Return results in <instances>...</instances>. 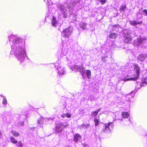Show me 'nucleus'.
<instances>
[{
  "mask_svg": "<svg viewBox=\"0 0 147 147\" xmlns=\"http://www.w3.org/2000/svg\"><path fill=\"white\" fill-rule=\"evenodd\" d=\"M11 47V54H13L20 62L23 61L26 55L25 43L21 37L11 35L8 36Z\"/></svg>",
  "mask_w": 147,
  "mask_h": 147,
  "instance_id": "nucleus-1",
  "label": "nucleus"
},
{
  "mask_svg": "<svg viewBox=\"0 0 147 147\" xmlns=\"http://www.w3.org/2000/svg\"><path fill=\"white\" fill-rule=\"evenodd\" d=\"M135 67V72L136 73V77L134 78H125L123 80L124 81H126L128 80H135L138 78L139 77V75L140 73V68L139 66L138 65L136 64H135L134 65Z\"/></svg>",
  "mask_w": 147,
  "mask_h": 147,
  "instance_id": "nucleus-2",
  "label": "nucleus"
},
{
  "mask_svg": "<svg viewBox=\"0 0 147 147\" xmlns=\"http://www.w3.org/2000/svg\"><path fill=\"white\" fill-rule=\"evenodd\" d=\"M72 31V28L69 27L63 31L62 33V36L64 37L69 38L71 35Z\"/></svg>",
  "mask_w": 147,
  "mask_h": 147,
  "instance_id": "nucleus-3",
  "label": "nucleus"
},
{
  "mask_svg": "<svg viewBox=\"0 0 147 147\" xmlns=\"http://www.w3.org/2000/svg\"><path fill=\"white\" fill-rule=\"evenodd\" d=\"M113 125L112 122L105 124L103 127V130L105 132H109L113 129Z\"/></svg>",
  "mask_w": 147,
  "mask_h": 147,
  "instance_id": "nucleus-4",
  "label": "nucleus"
},
{
  "mask_svg": "<svg viewBox=\"0 0 147 147\" xmlns=\"http://www.w3.org/2000/svg\"><path fill=\"white\" fill-rule=\"evenodd\" d=\"M55 67L56 69V71L59 75L64 74L65 72L63 68L61 67L58 63H56L55 65Z\"/></svg>",
  "mask_w": 147,
  "mask_h": 147,
  "instance_id": "nucleus-5",
  "label": "nucleus"
},
{
  "mask_svg": "<svg viewBox=\"0 0 147 147\" xmlns=\"http://www.w3.org/2000/svg\"><path fill=\"white\" fill-rule=\"evenodd\" d=\"M64 129V125L61 123H59L56 125L55 131L57 132H61Z\"/></svg>",
  "mask_w": 147,
  "mask_h": 147,
  "instance_id": "nucleus-6",
  "label": "nucleus"
},
{
  "mask_svg": "<svg viewBox=\"0 0 147 147\" xmlns=\"http://www.w3.org/2000/svg\"><path fill=\"white\" fill-rule=\"evenodd\" d=\"M73 68L76 71H78L82 73V75H83V74H85V71L84 70V68L82 66H79L78 65H74L73 67Z\"/></svg>",
  "mask_w": 147,
  "mask_h": 147,
  "instance_id": "nucleus-7",
  "label": "nucleus"
},
{
  "mask_svg": "<svg viewBox=\"0 0 147 147\" xmlns=\"http://www.w3.org/2000/svg\"><path fill=\"white\" fill-rule=\"evenodd\" d=\"M146 40V37L143 38H138L134 42L136 45H138L142 43L144 41Z\"/></svg>",
  "mask_w": 147,
  "mask_h": 147,
  "instance_id": "nucleus-8",
  "label": "nucleus"
},
{
  "mask_svg": "<svg viewBox=\"0 0 147 147\" xmlns=\"http://www.w3.org/2000/svg\"><path fill=\"white\" fill-rule=\"evenodd\" d=\"M147 57V54H141L138 57L139 60L140 61H143Z\"/></svg>",
  "mask_w": 147,
  "mask_h": 147,
  "instance_id": "nucleus-9",
  "label": "nucleus"
},
{
  "mask_svg": "<svg viewBox=\"0 0 147 147\" xmlns=\"http://www.w3.org/2000/svg\"><path fill=\"white\" fill-rule=\"evenodd\" d=\"M131 40V38L130 35L127 34V36H126L125 37L124 42L126 43H129L130 42Z\"/></svg>",
  "mask_w": 147,
  "mask_h": 147,
  "instance_id": "nucleus-10",
  "label": "nucleus"
},
{
  "mask_svg": "<svg viewBox=\"0 0 147 147\" xmlns=\"http://www.w3.org/2000/svg\"><path fill=\"white\" fill-rule=\"evenodd\" d=\"M81 139V137L78 134H76L74 136V140L76 142H79Z\"/></svg>",
  "mask_w": 147,
  "mask_h": 147,
  "instance_id": "nucleus-11",
  "label": "nucleus"
},
{
  "mask_svg": "<svg viewBox=\"0 0 147 147\" xmlns=\"http://www.w3.org/2000/svg\"><path fill=\"white\" fill-rule=\"evenodd\" d=\"M44 119L43 118L41 117H40L38 120V123L40 125V126L41 127L42 125L44 123Z\"/></svg>",
  "mask_w": 147,
  "mask_h": 147,
  "instance_id": "nucleus-12",
  "label": "nucleus"
},
{
  "mask_svg": "<svg viewBox=\"0 0 147 147\" xmlns=\"http://www.w3.org/2000/svg\"><path fill=\"white\" fill-rule=\"evenodd\" d=\"M51 22L52 26H55L57 23V22L56 20V18L54 16L53 17Z\"/></svg>",
  "mask_w": 147,
  "mask_h": 147,
  "instance_id": "nucleus-13",
  "label": "nucleus"
},
{
  "mask_svg": "<svg viewBox=\"0 0 147 147\" xmlns=\"http://www.w3.org/2000/svg\"><path fill=\"white\" fill-rule=\"evenodd\" d=\"M100 109L101 108H100L99 109L96 110V111L93 112L92 113V114L91 115V116L92 117H94L96 116L98 114V113L100 111Z\"/></svg>",
  "mask_w": 147,
  "mask_h": 147,
  "instance_id": "nucleus-14",
  "label": "nucleus"
},
{
  "mask_svg": "<svg viewBox=\"0 0 147 147\" xmlns=\"http://www.w3.org/2000/svg\"><path fill=\"white\" fill-rule=\"evenodd\" d=\"M58 7L59 10L62 12H63L65 9V7L64 5L59 4L58 5Z\"/></svg>",
  "mask_w": 147,
  "mask_h": 147,
  "instance_id": "nucleus-15",
  "label": "nucleus"
},
{
  "mask_svg": "<svg viewBox=\"0 0 147 147\" xmlns=\"http://www.w3.org/2000/svg\"><path fill=\"white\" fill-rule=\"evenodd\" d=\"M129 23L131 25L135 26L137 24L142 23V21H140L139 22H137L136 21L131 20L129 21Z\"/></svg>",
  "mask_w": 147,
  "mask_h": 147,
  "instance_id": "nucleus-16",
  "label": "nucleus"
},
{
  "mask_svg": "<svg viewBox=\"0 0 147 147\" xmlns=\"http://www.w3.org/2000/svg\"><path fill=\"white\" fill-rule=\"evenodd\" d=\"M147 84V77L143 78L142 79L141 86H143L144 84Z\"/></svg>",
  "mask_w": 147,
  "mask_h": 147,
  "instance_id": "nucleus-17",
  "label": "nucleus"
},
{
  "mask_svg": "<svg viewBox=\"0 0 147 147\" xmlns=\"http://www.w3.org/2000/svg\"><path fill=\"white\" fill-rule=\"evenodd\" d=\"M123 117L124 118H128L129 115V114L127 112H123L121 114Z\"/></svg>",
  "mask_w": 147,
  "mask_h": 147,
  "instance_id": "nucleus-18",
  "label": "nucleus"
},
{
  "mask_svg": "<svg viewBox=\"0 0 147 147\" xmlns=\"http://www.w3.org/2000/svg\"><path fill=\"white\" fill-rule=\"evenodd\" d=\"M118 35L114 33L111 34L109 36V37L111 38H115Z\"/></svg>",
  "mask_w": 147,
  "mask_h": 147,
  "instance_id": "nucleus-19",
  "label": "nucleus"
},
{
  "mask_svg": "<svg viewBox=\"0 0 147 147\" xmlns=\"http://www.w3.org/2000/svg\"><path fill=\"white\" fill-rule=\"evenodd\" d=\"M11 134L15 137H18L19 136V134L15 130H12L11 132Z\"/></svg>",
  "mask_w": 147,
  "mask_h": 147,
  "instance_id": "nucleus-20",
  "label": "nucleus"
},
{
  "mask_svg": "<svg viewBox=\"0 0 147 147\" xmlns=\"http://www.w3.org/2000/svg\"><path fill=\"white\" fill-rule=\"evenodd\" d=\"M126 8V6L125 5H121L120 8L119 10L121 11H123L125 10Z\"/></svg>",
  "mask_w": 147,
  "mask_h": 147,
  "instance_id": "nucleus-21",
  "label": "nucleus"
},
{
  "mask_svg": "<svg viewBox=\"0 0 147 147\" xmlns=\"http://www.w3.org/2000/svg\"><path fill=\"white\" fill-rule=\"evenodd\" d=\"M142 11H139L136 14V15L138 18L139 19L142 17Z\"/></svg>",
  "mask_w": 147,
  "mask_h": 147,
  "instance_id": "nucleus-22",
  "label": "nucleus"
},
{
  "mask_svg": "<svg viewBox=\"0 0 147 147\" xmlns=\"http://www.w3.org/2000/svg\"><path fill=\"white\" fill-rule=\"evenodd\" d=\"M86 76L88 79H89L91 78V71L89 70H88L86 71Z\"/></svg>",
  "mask_w": 147,
  "mask_h": 147,
  "instance_id": "nucleus-23",
  "label": "nucleus"
},
{
  "mask_svg": "<svg viewBox=\"0 0 147 147\" xmlns=\"http://www.w3.org/2000/svg\"><path fill=\"white\" fill-rule=\"evenodd\" d=\"M10 139L11 142L13 143L16 144L18 142V141L16 140L13 137H11Z\"/></svg>",
  "mask_w": 147,
  "mask_h": 147,
  "instance_id": "nucleus-24",
  "label": "nucleus"
},
{
  "mask_svg": "<svg viewBox=\"0 0 147 147\" xmlns=\"http://www.w3.org/2000/svg\"><path fill=\"white\" fill-rule=\"evenodd\" d=\"M86 23L84 22L81 23L80 24V26L83 29L86 28Z\"/></svg>",
  "mask_w": 147,
  "mask_h": 147,
  "instance_id": "nucleus-25",
  "label": "nucleus"
},
{
  "mask_svg": "<svg viewBox=\"0 0 147 147\" xmlns=\"http://www.w3.org/2000/svg\"><path fill=\"white\" fill-rule=\"evenodd\" d=\"M68 51V49H63L62 51V53L63 55H65L67 54Z\"/></svg>",
  "mask_w": 147,
  "mask_h": 147,
  "instance_id": "nucleus-26",
  "label": "nucleus"
},
{
  "mask_svg": "<svg viewBox=\"0 0 147 147\" xmlns=\"http://www.w3.org/2000/svg\"><path fill=\"white\" fill-rule=\"evenodd\" d=\"M1 96H3V101L2 103L3 104L6 105L7 103V100L6 98L4 96H3L2 95H1Z\"/></svg>",
  "mask_w": 147,
  "mask_h": 147,
  "instance_id": "nucleus-27",
  "label": "nucleus"
},
{
  "mask_svg": "<svg viewBox=\"0 0 147 147\" xmlns=\"http://www.w3.org/2000/svg\"><path fill=\"white\" fill-rule=\"evenodd\" d=\"M94 121L95 123V125L96 126H97L99 123L98 120L95 117L94 119Z\"/></svg>",
  "mask_w": 147,
  "mask_h": 147,
  "instance_id": "nucleus-28",
  "label": "nucleus"
},
{
  "mask_svg": "<svg viewBox=\"0 0 147 147\" xmlns=\"http://www.w3.org/2000/svg\"><path fill=\"white\" fill-rule=\"evenodd\" d=\"M119 26L118 25H114L113 26L111 25L110 27H112L113 28V30H116V28L118 27Z\"/></svg>",
  "mask_w": 147,
  "mask_h": 147,
  "instance_id": "nucleus-29",
  "label": "nucleus"
},
{
  "mask_svg": "<svg viewBox=\"0 0 147 147\" xmlns=\"http://www.w3.org/2000/svg\"><path fill=\"white\" fill-rule=\"evenodd\" d=\"M16 145L18 147H22V143L20 141H19Z\"/></svg>",
  "mask_w": 147,
  "mask_h": 147,
  "instance_id": "nucleus-30",
  "label": "nucleus"
},
{
  "mask_svg": "<svg viewBox=\"0 0 147 147\" xmlns=\"http://www.w3.org/2000/svg\"><path fill=\"white\" fill-rule=\"evenodd\" d=\"M66 117L68 118H70L71 117V114L69 113H66Z\"/></svg>",
  "mask_w": 147,
  "mask_h": 147,
  "instance_id": "nucleus-31",
  "label": "nucleus"
},
{
  "mask_svg": "<svg viewBox=\"0 0 147 147\" xmlns=\"http://www.w3.org/2000/svg\"><path fill=\"white\" fill-rule=\"evenodd\" d=\"M143 15L145 16H147V10L144 9L143 11Z\"/></svg>",
  "mask_w": 147,
  "mask_h": 147,
  "instance_id": "nucleus-32",
  "label": "nucleus"
},
{
  "mask_svg": "<svg viewBox=\"0 0 147 147\" xmlns=\"http://www.w3.org/2000/svg\"><path fill=\"white\" fill-rule=\"evenodd\" d=\"M18 124L19 126H22L24 125V122L23 121H21L18 123Z\"/></svg>",
  "mask_w": 147,
  "mask_h": 147,
  "instance_id": "nucleus-33",
  "label": "nucleus"
},
{
  "mask_svg": "<svg viewBox=\"0 0 147 147\" xmlns=\"http://www.w3.org/2000/svg\"><path fill=\"white\" fill-rule=\"evenodd\" d=\"M100 2L102 4L105 3L106 2V0H99Z\"/></svg>",
  "mask_w": 147,
  "mask_h": 147,
  "instance_id": "nucleus-34",
  "label": "nucleus"
},
{
  "mask_svg": "<svg viewBox=\"0 0 147 147\" xmlns=\"http://www.w3.org/2000/svg\"><path fill=\"white\" fill-rule=\"evenodd\" d=\"M61 117L63 118H64L65 117H66V113L64 114L63 115H61Z\"/></svg>",
  "mask_w": 147,
  "mask_h": 147,
  "instance_id": "nucleus-35",
  "label": "nucleus"
},
{
  "mask_svg": "<svg viewBox=\"0 0 147 147\" xmlns=\"http://www.w3.org/2000/svg\"><path fill=\"white\" fill-rule=\"evenodd\" d=\"M63 125H64V128L65 127H67L69 125L67 123H65V124H63Z\"/></svg>",
  "mask_w": 147,
  "mask_h": 147,
  "instance_id": "nucleus-36",
  "label": "nucleus"
},
{
  "mask_svg": "<svg viewBox=\"0 0 147 147\" xmlns=\"http://www.w3.org/2000/svg\"><path fill=\"white\" fill-rule=\"evenodd\" d=\"M2 136V135L1 131H0V138H1Z\"/></svg>",
  "mask_w": 147,
  "mask_h": 147,
  "instance_id": "nucleus-37",
  "label": "nucleus"
},
{
  "mask_svg": "<svg viewBox=\"0 0 147 147\" xmlns=\"http://www.w3.org/2000/svg\"><path fill=\"white\" fill-rule=\"evenodd\" d=\"M67 8H68L70 10L72 9H71V7H69L68 6H67Z\"/></svg>",
  "mask_w": 147,
  "mask_h": 147,
  "instance_id": "nucleus-38",
  "label": "nucleus"
},
{
  "mask_svg": "<svg viewBox=\"0 0 147 147\" xmlns=\"http://www.w3.org/2000/svg\"><path fill=\"white\" fill-rule=\"evenodd\" d=\"M87 126H88V127L89 126V125L88 124V125H87Z\"/></svg>",
  "mask_w": 147,
  "mask_h": 147,
  "instance_id": "nucleus-39",
  "label": "nucleus"
},
{
  "mask_svg": "<svg viewBox=\"0 0 147 147\" xmlns=\"http://www.w3.org/2000/svg\"><path fill=\"white\" fill-rule=\"evenodd\" d=\"M129 121H130V119H129Z\"/></svg>",
  "mask_w": 147,
  "mask_h": 147,
  "instance_id": "nucleus-40",
  "label": "nucleus"
},
{
  "mask_svg": "<svg viewBox=\"0 0 147 147\" xmlns=\"http://www.w3.org/2000/svg\"><path fill=\"white\" fill-rule=\"evenodd\" d=\"M46 119L48 120V119H45V120H46Z\"/></svg>",
  "mask_w": 147,
  "mask_h": 147,
  "instance_id": "nucleus-41",
  "label": "nucleus"
}]
</instances>
